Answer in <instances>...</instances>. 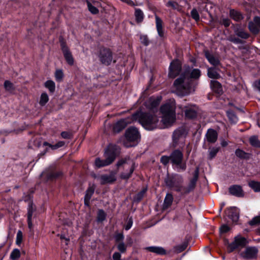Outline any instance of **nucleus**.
I'll list each match as a JSON object with an SVG mask.
<instances>
[{"instance_id":"obj_2","label":"nucleus","mask_w":260,"mask_h":260,"mask_svg":"<svg viewBox=\"0 0 260 260\" xmlns=\"http://www.w3.org/2000/svg\"><path fill=\"white\" fill-rule=\"evenodd\" d=\"M200 75V71L198 69H193L191 71L188 70L182 74L174 83L176 93L183 96L194 91L191 78L197 79Z\"/></svg>"},{"instance_id":"obj_56","label":"nucleus","mask_w":260,"mask_h":260,"mask_svg":"<svg viewBox=\"0 0 260 260\" xmlns=\"http://www.w3.org/2000/svg\"><path fill=\"white\" fill-rule=\"evenodd\" d=\"M121 255L118 252H115L113 255L114 260H120Z\"/></svg>"},{"instance_id":"obj_32","label":"nucleus","mask_w":260,"mask_h":260,"mask_svg":"<svg viewBox=\"0 0 260 260\" xmlns=\"http://www.w3.org/2000/svg\"><path fill=\"white\" fill-rule=\"evenodd\" d=\"M198 176H199V170H198V169H197L194 172L193 178L190 181V185H189L190 189L188 190V191H189L190 189H192L194 187L196 182L198 178Z\"/></svg>"},{"instance_id":"obj_48","label":"nucleus","mask_w":260,"mask_h":260,"mask_svg":"<svg viewBox=\"0 0 260 260\" xmlns=\"http://www.w3.org/2000/svg\"><path fill=\"white\" fill-rule=\"evenodd\" d=\"M191 15L192 17L196 20L199 19V15L196 9H193L191 12Z\"/></svg>"},{"instance_id":"obj_47","label":"nucleus","mask_w":260,"mask_h":260,"mask_svg":"<svg viewBox=\"0 0 260 260\" xmlns=\"http://www.w3.org/2000/svg\"><path fill=\"white\" fill-rule=\"evenodd\" d=\"M166 6L168 7H171L173 9H178V5L176 3L173 2V1H169L168 2Z\"/></svg>"},{"instance_id":"obj_60","label":"nucleus","mask_w":260,"mask_h":260,"mask_svg":"<svg viewBox=\"0 0 260 260\" xmlns=\"http://www.w3.org/2000/svg\"><path fill=\"white\" fill-rule=\"evenodd\" d=\"M121 1L124 2L130 6L134 5L133 2L131 0H120Z\"/></svg>"},{"instance_id":"obj_38","label":"nucleus","mask_w":260,"mask_h":260,"mask_svg":"<svg viewBox=\"0 0 260 260\" xmlns=\"http://www.w3.org/2000/svg\"><path fill=\"white\" fill-rule=\"evenodd\" d=\"M219 148L218 147H213L209 149V158L212 159L215 156L217 152H218Z\"/></svg>"},{"instance_id":"obj_24","label":"nucleus","mask_w":260,"mask_h":260,"mask_svg":"<svg viewBox=\"0 0 260 260\" xmlns=\"http://www.w3.org/2000/svg\"><path fill=\"white\" fill-rule=\"evenodd\" d=\"M205 55L207 59L208 60L209 62L214 65L216 66L219 63V60L218 59L213 56L212 54H210L208 52H205Z\"/></svg>"},{"instance_id":"obj_39","label":"nucleus","mask_w":260,"mask_h":260,"mask_svg":"<svg viewBox=\"0 0 260 260\" xmlns=\"http://www.w3.org/2000/svg\"><path fill=\"white\" fill-rule=\"evenodd\" d=\"M106 217L105 212L102 210H99L98 212L97 219L99 222L104 221Z\"/></svg>"},{"instance_id":"obj_63","label":"nucleus","mask_w":260,"mask_h":260,"mask_svg":"<svg viewBox=\"0 0 260 260\" xmlns=\"http://www.w3.org/2000/svg\"><path fill=\"white\" fill-rule=\"evenodd\" d=\"M145 192V190H143V191H142V192H140V193H139V194H138V196H140V198H139V200H140V199L142 198V196H143V194H144Z\"/></svg>"},{"instance_id":"obj_21","label":"nucleus","mask_w":260,"mask_h":260,"mask_svg":"<svg viewBox=\"0 0 260 260\" xmlns=\"http://www.w3.org/2000/svg\"><path fill=\"white\" fill-rule=\"evenodd\" d=\"M185 110V116L188 118H192L196 116L197 111L193 107H186Z\"/></svg>"},{"instance_id":"obj_28","label":"nucleus","mask_w":260,"mask_h":260,"mask_svg":"<svg viewBox=\"0 0 260 260\" xmlns=\"http://www.w3.org/2000/svg\"><path fill=\"white\" fill-rule=\"evenodd\" d=\"M44 85L50 92L53 93L55 91V84L54 81L52 80H47L44 83Z\"/></svg>"},{"instance_id":"obj_45","label":"nucleus","mask_w":260,"mask_h":260,"mask_svg":"<svg viewBox=\"0 0 260 260\" xmlns=\"http://www.w3.org/2000/svg\"><path fill=\"white\" fill-rule=\"evenodd\" d=\"M260 224V216L254 217L249 221V224L251 225H255Z\"/></svg>"},{"instance_id":"obj_54","label":"nucleus","mask_w":260,"mask_h":260,"mask_svg":"<svg viewBox=\"0 0 260 260\" xmlns=\"http://www.w3.org/2000/svg\"><path fill=\"white\" fill-rule=\"evenodd\" d=\"M236 154L239 157H244L245 153L242 150L238 149L236 151Z\"/></svg>"},{"instance_id":"obj_42","label":"nucleus","mask_w":260,"mask_h":260,"mask_svg":"<svg viewBox=\"0 0 260 260\" xmlns=\"http://www.w3.org/2000/svg\"><path fill=\"white\" fill-rule=\"evenodd\" d=\"M87 6L88 10L91 13L93 14L98 13V9L95 7L92 6L89 2H87Z\"/></svg>"},{"instance_id":"obj_17","label":"nucleus","mask_w":260,"mask_h":260,"mask_svg":"<svg viewBox=\"0 0 260 260\" xmlns=\"http://www.w3.org/2000/svg\"><path fill=\"white\" fill-rule=\"evenodd\" d=\"M116 178L114 175H103L100 178V183L102 184L110 183L115 181Z\"/></svg>"},{"instance_id":"obj_46","label":"nucleus","mask_w":260,"mask_h":260,"mask_svg":"<svg viewBox=\"0 0 260 260\" xmlns=\"http://www.w3.org/2000/svg\"><path fill=\"white\" fill-rule=\"evenodd\" d=\"M117 248L121 252H124L126 251V246L123 242L117 244Z\"/></svg>"},{"instance_id":"obj_49","label":"nucleus","mask_w":260,"mask_h":260,"mask_svg":"<svg viewBox=\"0 0 260 260\" xmlns=\"http://www.w3.org/2000/svg\"><path fill=\"white\" fill-rule=\"evenodd\" d=\"M169 160H170V156L168 157L166 156H163L161 157L160 159L161 162L164 165H167L168 163Z\"/></svg>"},{"instance_id":"obj_1","label":"nucleus","mask_w":260,"mask_h":260,"mask_svg":"<svg viewBox=\"0 0 260 260\" xmlns=\"http://www.w3.org/2000/svg\"><path fill=\"white\" fill-rule=\"evenodd\" d=\"M161 98L159 96L151 97L145 103V106L149 113L137 112L133 115L135 120H138L146 129L153 130L156 128H165L172 125L176 121V104L174 100L162 105L160 108L161 120L159 123L158 117L155 112Z\"/></svg>"},{"instance_id":"obj_20","label":"nucleus","mask_w":260,"mask_h":260,"mask_svg":"<svg viewBox=\"0 0 260 260\" xmlns=\"http://www.w3.org/2000/svg\"><path fill=\"white\" fill-rule=\"evenodd\" d=\"M211 87L213 91L218 94H220L222 92V88L221 84L216 81H211Z\"/></svg>"},{"instance_id":"obj_58","label":"nucleus","mask_w":260,"mask_h":260,"mask_svg":"<svg viewBox=\"0 0 260 260\" xmlns=\"http://www.w3.org/2000/svg\"><path fill=\"white\" fill-rule=\"evenodd\" d=\"M132 224H133V222L130 219L128 221V222L127 223V224L125 225V229L126 230H128L132 226Z\"/></svg>"},{"instance_id":"obj_10","label":"nucleus","mask_w":260,"mask_h":260,"mask_svg":"<svg viewBox=\"0 0 260 260\" xmlns=\"http://www.w3.org/2000/svg\"><path fill=\"white\" fill-rule=\"evenodd\" d=\"M135 121L133 118V115L131 117H128L125 119H121L117 122L113 127V129L115 132H119L123 129L128 123Z\"/></svg>"},{"instance_id":"obj_51","label":"nucleus","mask_w":260,"mask_h":260,"mask_svg":"<svg viewBox=\"0 0 260 260\" xmlns=\"http://www.w3.org/2000/svg\"><path fill=\"white\" fill-rule=\"evenodd\" d=\"M237 35L238 36L244 39L247 38L248 37V34L242 31H240L237 32Z\"/></svg>"},{"instance_id":"obj_18","label":"nucleus","mask_w":260,"mask_h":260,"mask_svg":"<svg viewBox=\"0 0 260 260\" xmlns=\"http://www.w3.org/2000/svg\"><path fill=\"white\" fill-rule=\"evenodd\" d=\"M228 215L233 222H237L239 219V210L236 207L231 208Z\"/></svg>"},{"instance_id":"obj_22","label":"nucleus","mask_w":260,"mask_h":260,"mask_svg":"<svg viewBox=\"0 0 260 260\" xmlns=\"http://www.w3.org/2000/svg\"><path fill=\"white\" fill-rule=\"evenodd\" d=\"M147 250L155 253L156 254H162L165 253V250L162 247L157 246H150L145 248Z\"/></svg>"},{"instance_id":"obj_52","label":"nucleus","mask_w":260,"mask_h":260,"mask_svg":"<svg viewBox=\"0 0 260 260\" xmlns=\"http://www.w3.org/2000/svg\"><path fill=\"white\" fill-rule=\"evenodd\" d=\"M141 42L145 45H148V40L146 36H142L140 38Z\"/></svg>"},{"instance_id":"obj_16","label":"nucleus","mask_w":260,"mask_h":260,"mask_svg":"<svg viewBox=\"0 0 260 260\" xmlns=\"http://www.w3.org/2000/svg\"><path fill=\"white\" fill-rule=\"evenodd\" d=\"M207 141L209 143H214L217 139V133L213 129H209L206 134Z\"/></svg>"},{"instance_id":"obj_29","label":"nucleus","mask_w":260,"mask_h":260,"mask_svg":"<svg viewBox=\"0 0 260 260\" xmlns=\"http://www.w3.org/2000/svg\"><path fill=\"white\" fill-rule=\"evenodd\" d=\"M173 198L171 194L168 193L164 200V208H167L170 207L173 202Z\"/></svg>"},{"instance_id":"obj_8","label":"nucleus","mask_w":260,"mask_h":260,"mask_svg":"<svg viewBox=\"0 0 260 260\" xmlns=\"http://www.w3.org/2000/svg\"><path fill=\"white\" fill-rule=\"evenodd\" d=\"M99 57L102 63L105 64H110L112 60V53L109 49H101Z\"/></svg>"},{"instance_id":"obj_25","label":"nucleus","mask_w":260,"mask_h":260,"mask_svg":"<svg viewBox=\"0 0 260 260\" xmlns=\"http://www.w3.org/2000/svg\"><path fill=\"white\" fill-rule=\"evenodd\" d=\"M156 20V25L157 28V30L158 34L159 36L162 37L164 33L162 27V21L157 16H155Z\"/></svg>"},{"instance_id":"obj_4","label":"nucleus","mask_w":260,"mask_h":260,"mask_svg":"<svg viewBox=\"0 0 260 260\" xmlns=\"http://www.w3.org/2000/svg\"><path fill=\"white\" fill-rule=\"evenodd\" d=\"M104 156L106 159L102 160L99 158H96L95 160V165L98 168L105 167L110 165L114 160L115 156L113 153L109 150L105 152Z\"/></svg>"},{"instance_id":"obj_19","label":"nucleus","mask_w":260,"mask_h":260,"mask_svg":"<svg viewBox=\"0 0 260 260\" xmlns=\"http://www.w3.org/2000/svg\"><path fill=\"white\" fill-rule=\"evenodd\" d=\"M35 210V207L32 204H30L28 208L27 220L28 226L29 229L32 228L33 225L31 221V218L34 211Z\"/></svg>"},{"instance_id":"obj_40","label":"nucleus","mask_w":260,"mask_h":260,"mask_svg":"<svg viewBox=\"0 0 260 260\" xmlns=\"http://www.w3.org/2000/svg\"><path fill=\"white\" fill-rule=\"evenodd\" d=\"M228 116L230 119V120L232 123H236L238 121V118L235 115V114L232 112H228Z\"/></svg>"},{"instance_id":"obj_57","label":"nucleus","mask_w":260,"mask_h":260,"mask_svg":"<svg viewBox=\"0 0 260 260\" xmlns=\"http://www.w3.org/2000/svg\"><path fill=\"white\" fill-rule=\"evenodd\" d=\"M222 24L225 26H229L230 25V20L229 19H223L222 20Z\"/></svg>"},{"instance_id":"obj_9","label":"nucleus","mask_w":260,"mask_h":260,"mask_svg":"<svg viewBox=\"0 0 260 260\" xmlns=\"http://www.w3.org/2000/svg\"><path fill=\"white\" fill-rule=\"evenodd\" d=\"M169 70V76L171 78H175L181 71L180 62L178 60L172 61L170 64Z\"/></svg>"},{"instance_id":"obj_61","label":"nucleus","mask_w":260,"mask_h":260,"mask_svg":"<svg viewBox=\"0 0 260 260\" xmlns=\"http://www.w3.org/2000/svg\"><path fill=\"white\" fill-rule=\"evenodd\" d=\"M228 143L226 141L223 140L221 142V145L222 147H225L228 145Z\"/></svg>"},{"instance_id":"obj_14","label":"nucleus","mask_w":260,"mask_h":260,"mask_svg":"<svg viewBox=\"0 0 260 260\" xmlns=\"http://www.w3.org/2000/svg\"><path fill=\"white\" fill-rule=\"evenodd\" d=\"M230 193L234 196L241 197L244 196V192L241 186L239 185H233L229 188Z\"/></svg>"},{"instance_id":"obj_37","label":"nucleus","mask_w":260,"mask_h":260,"mask_svg":"<svg viewBox=\"0 0 260 260\" xmlns=\"http://www.w3.org/2000/svg\"><path fill=\"white\" fill-rule=\"evenodd\" d=\"M249 142L251 145L254 147H260V142L258 141V139L255 137L253 136L250 138Z\"/></svg>"},{"instance_id":"obj_62","label":"nucleus","mask_w":260,"mask_h":260,"mask_svg":"<svg viewBox=\"0 0 260 260\" xmlns=\"http://www.w3.org/2000/svg\"><path fill=\"white\" fill-rule=\"evenodd\" d=\"M255 85L260 91V81H257L255 82Z\"/></svg>"},{"instance_id":"obj_31","label":"nucleus","mask_w":260,"mask_h":260,"mask_svg":"<svg viewBox=\"0 0 260 260\" xmlns=\"http://www.w3.org/2000/svg\"><path fill=\"white\" fill-rule=\"evenodd\" d=\"M43 145L45 146H48L52 150H55L62 147L64 145V142L63 141H59L55 145H51L47 142H44Z\"/></svg>"},{"instance_id":"obj_11","label":"nucleus","mask_w":260,"mask_h":260,"mask_svg":"<svg viewBox=\"0 0 260 260\" xmlns=\"http://www.w3.org/2000/svg\"><path fill=\"white\" fill-rule=\"evenodd\" d=\"M124 164V168L125 169L129 168V170L128 173L124 172L121 174V177L123 179L129 178L134 170V164L133 161H130L129 164L125 163L123 160L119 161L117 164L118 166H120L122 164Z\"/></svg>"},{"instance_id":"obj_7","label":"nucleus","mask_w":260,"mask_h":260,"mask_svg":"<svg viewBox=\"0 0 260 260\" xmlns=\"http://www.w3.org/2000/svg\"><path fill=\"white\" fill-rule=\"evenodd\" d=\"M258 250L255 247H248L241 253V256L244 259H254L257 255Z\"/></svg>"},{"instance_id":"obj_44","label":"nucleus","mask_w":260,"mask_h":260,"mask_svg":"<svg viewBox=\"0 0 260 260\" xmlns=\"http://www.w3.org/2000/svg\"><path fill=\"white\" fill-rule=\"evenodd\" d=\"M23 239V235L21 231H19L17 233L16 243L17 245H20Z\"/></svg>"},{"instance_id":"obj_27","label":"nucleus","mask_w":260,"mask_h":260,"mask_svg":"<svg viewBox=\"0 0 260 260\" xmlns=\"http://www.w3.org/2000/svg\"><path fill=\"white\" fill-rule=\"evenodd\" d=\"M249 186L255 191H260V182L251 180L248 183Z\"/></svg>"},{"instance_id":"obj_43","label":"nucleus","mask_w":260,"mask_h":260,"mask_svg":"<svg viewBox=\"0 0 260 260\" xmlns=\"http://www.w3.org/2000/svg\"><path fill=\"white\" fill-rule=\"evenodd\" d=\"M4 86L5 89L9 91H11L14 89L13 84L9 81H6L5 82Z\"/></svg>"},{"instance_id":"obj_50","label":"nucleus","mask_w":260,"mask_h":260,"mask_svg":"<svg viewBox=\"0 0 260 260\" xmlns=\"http://www.w3.org/2000/svg\"><path fill=\"white\" fill-rule=\"evenodd\" d=\"M230 230V228L226 225H223L220 228V232L221 233H224L228 232Z\"/></svg>"},{"instance_id":"obj_41","label":"nucleus","mask_w":260,"mask_h":260,"mask_svg":"<svg viewBox=\"0 0 260 260\" xmlns=\"http://www.w3.org/2000/svg\"><path fill=\"white\" fill-rule=\"evenodd\" d=\"M55 77L57 81H60L63 78V73L61 70H57L55 73Z\"/></svg>"},{"instance_id":"obj_64","label":"nucleus","mask_w":260,"mask_h":260,"mask_svg":"<svg viewBox=\"0 0 260 260\" xmlns=\"http://www.w3.org/2000/svg\"><path fill=\"white\" fill-rule=\"evenodd\" d=\"M60 237L61 239H64V237L62 235H60Z\"/></svg>"},{"instance_id":"obj_6","label":"nucleus","mask_w":260,"mask_h":260,"mask_svg":"<svg viewBox=\"0 0 260 260\" xmlns=\"http://www.w3.org/2000/svg\"><path fill=\"white\" fill-rule=\"evenodd\" d=\"M182 157V152L179 150H175L170 155V160L173 164L177 166L178 169L184 170L186 166L185 164H181Z\"/></svg>"},{"instance_id":"obj_55","label":"nucleus","mask_w":260,"mask_h":260,"mask_svg":"<svg viewBox=\"0 0 260 260\" xmlns=\"http://www.w3.org/2000/svg\"><path fill=\"white\" fill-rule=\"evenodd\" d=\"M123 235L121 234H118L115 236V240L117 242H120L123 239Z\"/></svg>"},{"instance_id":"obj_15","label":"nucleus","mask_w":260,"mask_h":260,"mask_svg":"<svg viewBox=\"0 0 260 260\" xmlns=\"http://www.w3.org/2000/svg\"><path fill=\"white\" fill-rule=\"evenodd\" d=\"M166 183L168 186L171 187H174L177 191H180L182 190V186L181 185V179H180L178 182H176V180L172 181L169 179H168L166 180Z\"/></svg>"},{"instance_id":"obj_33","label":"nucleus","mask_w":260,"mask_h":260,"mask_svg":"<svg viewBox=\"0 0 260 260\" xmlns=\"http://www.w3.org/2000/svg\"><path fill=\"white\" fill-rule=\"evenodd\" d=\"M230 16L233 19L236 21L240 20L242 18L241 13L234 10L230 11Z\"/></svg>"},{"instance_id":"obj_34","label":"nucleus","mask_w":260,"mask_h":260,"mask_svg":"<svg viewBox=\"0 0 260 260\" xmlns=\"http://www.w3.org/2000/svg\"><path fill=\"white\" fill-rule=\"evenodd\" d=\"M49 101V97L48 94L45 93L43 92L41 94L40 96V99L39 101V104L41 106H44L46 105V104Z\"/></svg>"},{"instance_id":"obj_13","label":"nucleus","mask_w":260,"mask_h":260,"mask_svg":"<svg viewBox=\"0 0 260 260\" xmlns=\"http://www.w3.org/2000/svg\"><path fill=\"white\" fill-rule=\"evenodd\" d=\"M61 48L67 62L70 65H73L74 63V59L71 52L68 50V47L62 43L61 44Z\"/></svg>"},{"instance_id":"obj_23","label":"nucleus","mask_w":260,"mask_h":260,"mask_svg":"<svg viewBox=\"0 0 260 260\" xmlns=\"http://www.w3.org/2000/svg\"><path fill=\"white\" fill-rule=\"evenodd\" d=\"M94 188L93 187H90L86 191V194L85 196L84 202L86 206L89 205V200L94 192Z\"/></svg>"},{"instance_id":"obj_35","label":"nucleus","mask_w":260,"mask_h":260,"mask_svg":"<svg viewBox=\"0 0 260 260\" xmlns=\"http://www.w3.org/2000/svg\"><path fill=\"white\" fill-rule=\"evenodd\" d=\"M136 20L138 22H141L143 20V13L140 9H137L135 11Z\"/></svg>"},{"instance_id":"obj_53","label":"nucleus","mask_w":260,"mask_h":260,"mask_svg":"<svg viewBox=\"0 0 260 260\" xmlns=\"http://www.w3.org/2000/svg\"><path fill=\"white\" fill-rule=\"evenodd\" d=\"M61 137L64 139H70L71 138V134L67 132H63L61 134Z\"/></svg>"},{"instance_id":"obj_59","label":"nucleus","mask_w":260,"mask_h":260,"mask_svg":"<svg viewBox=\"0 0 260 260\" xmlns=\"http://www.w3.org/2000/svg\"><path fill=\"white\" fill-rule=\"evenodd\" d=\"M187 247V244H184L179 247V249L178 250V252H181L185 250Z\"/></svg>"},{"instance_id":"obj_5","label":"nucleus","mask_w":260,"mask_h":260,"mask_svg":"<svg viewBox=\"0 0 260 260\" xmlns=\"http://www.w3.org/2000/svg\"><path fill=\"white\" fill-rule=\"evenodd\" d=\"M226 244L228 252H231L240 247L245 246L246 244V240L243 237L237 236L235 238L234 241L231 243Z\"/></svg>"},{"instance_id":"obj_12","label":"nucleus","mask_w":260,"mask_h":260,"mask_svg":"<svg viewBox=\"0 0 260 260\" xmlns=\"http://www.w3.org/2000/svg\"><path fill=\"white\" fill-rule=\"evenodd\" d=\"M249 28L251 32L257 34L260 29V18L255 17L253 22H250L249 24Z\"/></svg>"},{"instance_id":"obj_3","label":"nucleus","mask_w":260,"mask_h":260,"mask_svg":"<svg viewBox=\"0 0 260 260\" xmlns=\"http://www.w3.org/2000/svg\"><path fill=\"white\" fill-rule=\"evenodd\" d=\"M140 134L135 127H129L125 132L122 143L126 147H132L135 145L140 139Z\"/></svg>"},{"instance_id":"obj_30","label":"nucleus","mask_w":260,"mask_h":260,"mask_svg":"<svg viewBox=\"0 0 260 260\" xmlns=\"http://www.w3.org/2000/svg\"><path fill=\"white\" fill-rule=\"evenodd\" d=\"M208 76L210 78L218 79L220 76L213 68H209L208 70Z\"/></svg>"},{"instance_id":"obj_26","label":"nucleus","mask_w":260,"mask_h":260,"mask_svg":"<svg viewBox=\"0 0 260 260\" xmlns=\"http://www.w3.org/2000/svg\"><path fill=\"white\" fill-rule=\"evenodd\" d=\"M174 141L177 142V140L180 139L182 142H184V135L182 134L181 130H177L173 134Z\"/></svg>"},{"instance_id":"obj_36","label":"nucleus","mask_w":260,"mask_h":260,"mask_svg":"<svg viewBox=\"0 0 260 260\" xmlns=\"http://www.w3.org/2000/svg\"><path fill=\"white\" fill-rule=\"evenodd\" d=\"M20 256V250L18 249H14L11 253L10 258L12 260H17Z\"/></svg>"}]
</instances>
